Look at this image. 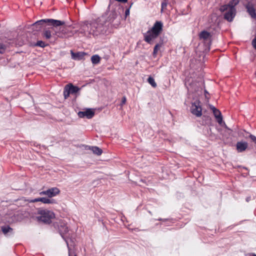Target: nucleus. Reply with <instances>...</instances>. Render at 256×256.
Instances as JSON below:
<instances>
[{"instance_id":"32","label":"nucleus","mask_w":256,"mask_h":256,"mask_svg":"<svg viewBox=\"0 0 256 256\" xmlns=\"http://www.w3.org/2000/svg\"><path fill=\"white\" fill-rule=\"evenodd\" d=\"M204 94H205L206 98H208V95H209V94H208V92L206 90H204Z\"/></svg>"},{"instance_id":"2","label":"nucleus","mask_w":256,"mask_h":256,"mask_svg":"<svg viewBox=\"0 0 256 256\" xmlns=\"http://www.w3.org/2000/svg\"><path fill=\"white\" fill-rule=\"evenodd\" d=\"M162 30L163 23L161 21H156L151 30L148 32V34L145 36V41L150 44L156 43V40Z\"/></svg>"},{"instance_id":"26","label":"nucleus","mask_w":256,"mask_h":256,"mask_svg":"<svg viewBox=\"0 0 256 256\" xmlns=\"http://www.w3.org/2000/svg\"><path fill=\"white\" fill-rule=\"evenodd\" d=\"M47 46L46 43L42 40H38L35 44V46H40V48H44Z\"/></svg>"},{"instance_id":"24","label":"nucleus","mask_w":256,"mask_h":256,"mask_svg":"<svg viewBox=\"0 0 256 256\" xmlns=\"http://www.w3.org/2000/svg\"><path fill=\"white\" fill-rule=\"evenodd\" d=\"M100 56L98 54L94 55L91 58L92 62L94 64H96L100 63Z\"/></svg>"},{"instance_id":"6","label":"nucleus","mask_w":256,"mask_h":256,"mask_svg":"<svg viewBox=\"0 0 256 256\" xmlns=\"http://www.w3.org/2000/svg\"><path fill=\"white\" fill-rule=\"evenodd\" d=\"M54 228L58 229L60 234L65 240L68 249V256H70V248L68 246V238L64 236V234H66L68 232V227L66 224L62 221H60L58 222H54Z\"/></svg>"},{"instance_id":"23","label":"nucleus","mask_w":256,"mask_h":256,"mask_svg":"<svg viewBox=\"0 0 256 256\" xmlns=\"http://www.w3.org/2000/svg\"><path fill=\"white\" fill-rule=\"evenodd\" d=\"M8 46V42L0 43V54H4Z\"/></svg>"},{"instance_id":"15","label":"nucleus","mask_w":256,"mask_h":256,"mask_svg":"<svg viewBox=\"0 0 256 256\" xmlns=\"http://www.w3.org/2000/svg\"><path fill=\"white\" fill-rule=\"evenodd\" d=\"M210 108L212 110L217 122L220 124H221L222 122V116L221 112L213 106H210Z\"/></svg>"},{"instance_id":"19","label":"nucleus","mask_w":256,"mask_h":256,"mask_svg":"<svg viewBox=\"0 0 256 256\" xmlns=\"http://www.w3.org/2000/svg\"><path fill=\"white\" fill-rule=\"evenodd\" d=\"M72 58L73 60H80L84 58V56L86 55V53L84 52H74L71 50Z\"/></svg>"},{"instance_id":"11","label":"nucleus","mask_w":256,"mask_h":256,"mask_svg":"<svg viewBox=\"0 0 256 256\" xmlns=\"http://www.w3.org/2000/svg\"><path fill=\"white\" fill-rule=\"evenodd\" d=\"M118 9L120 10V11L117 12L115 10H112L108 18V21H110V22H113L117 18H118V20H120V18H121L120 12H121L124 11V8H120V7H119Z\"/></svg>"},{"instance_id":"29","label":"nucleus","mask_w":256,"mask_h":256,"mask_svg":"<svg viewBox=\"0 0 256 256\" xmlns=\"http://www.w3.org/2000/svg\"><path fill=\"white\" fill-rule=\"evenodd\" d=\"M131 6H130V7L128 8H126L125 10L124 14H125V18L127 17L130 14V8Z\"/></svg>"},{"instance_id":"3","label":"nucleus","mask_w":256,"mask_h":256,"mask_svg":"<svg viewBox=\"0 0 256 256\" xmlns=\"http://www.w3.org/2000/svg\"><path fill=\"white\" fill-rule=\"evenodd\" d=\"M64 23V21L52 18L42 19L33 24L32 28L34 30L38 32L44 30V27L47 26L53 27L63 25Z\"/></svg>"},{"instance_id":"28","label":"nucleus","mask_w":256,"mask_h":256,"mask_svg":"<svg viewBox=\"0 0 256 256\" xmlns=\"http://www.w3.org/2000/svg\"><path fill=\"white\" fill-rule=\"evenodd\" d=\"M250 138L256 144V136L252 134L250 135Z\"/></svg>"},{"instance_id":"9","label":"nucleus","mask_w":256,"mask_h":256,"mask_svg":"<svg viewBox=\"0 0 256 256\" xmlns=\"http://www.w3.org/2000/svg\"><path fill=\"white\" fill-rule=\"evenodd\" d=\"M191 112L198 117L202 115V108L200 105L199 102H196L193 103L190 108Z\"/></svg>"},{"instance_id":"33","label":"nucleus","mask_w":256,"mask_h":256,"mask_svg":"<svg viewBox=\"0 0 256 256\" xmlns=\"http://www.w3.org/2000/svg\"><path fill=\"white\" fill-rule=\"evenodd\" d=\"M126 98L125 97H124L122 99V103L124 104L126 102Z\"/></svg>"},{"instance_id":"13","label":"nucleus","mask_w":256,"mask_h":256,"mask_svg":"<svg viewBox=\"0 0 256 256\" xmlns=\"http://www.w3.org/2000/svg\"><path fill=\"white\" fill-rule=\"evenodd\" d=\"M212 35L210 32L202 30L199 34V38L201 40H203L205 42H208L210 44L212 42Z\"/></svg>"},{"instance_id":"14","label":"nucleus","mask_w":256,"mask_h":256,"mask_svg":"<svg viewBox=\"0 0 256 256\" xmlns=\"http://www.w3.org/2000/svg\"><path fill=\"white\" fill-rule=\"evenodd\" d=\"M40 202L43 204H56V200L53 198H38L30 200V202Z\"/></svg>"},{"instance_id":"18","label":"nucleus","mask_w":256,"mask_h":256,"mask_svg":"<svg viewBox=\"0 0 256 256\" xmlns=\"http://www.w3.org/2000/svg\"><path fill=\"white\" fill-rule=\"evenodd\" d=\"M48 198H51L59 194L60 190L56 187L51 188L47 190Z\"/></svg>"},{"instance_id":"21","label":"nucleus","mask_w":256,"mask_h":256,"mask_svg":"<svg viewBox=\"0 0 256 256\" xmlns=\"http://www.w3.org/2000/svg\"><path fill=\"white\" fill-rule=\"evenodd\" d=\"M164 44L163 40L160 38V41L159 42L156 43L154 47V51H153V56L154 57H156L158 54V50H160V48Z\"/></svg>"},{"instance_id":"7","label":"nucleus","mask_w":256,"mask_h":256,"mask_svg":"<svg viewBox=\"0 0 256 256\" xmlns=\"http://www.w3.org/2000/svg\"><path fill=\"white\" fill-rule=\"evenodd\" d=\"M89 29V34L94 36H98L104 32V26L102 23L94 21L86 25Z\"/></svg>"},{"instance_id":"12","label":"nucleus","mask_w":256,"mask_h":256,"mask_svg":"<svg viewBox=\"0 0 256 256\" xmlns=\"http://www.w3.org/2000/svg\"><path fill=\"white\" fill-rule=\"evenodd\" d=\"M80 118L86 117L87 118H92L94 115V112L90 108H88L84 111H80L78 114Z\"/></svg>"},{"instance_id":"30","label":"nucleus","mask_w":256,"mask_h":256,"mask_svg":"<svg viewBox=\"0 0 256 256\" xmlns=\"http://www.w3.org/2000/svg\"><path fill=\"white\" fill-rule=\"evenodd\" d=\"M252 44L254 48L256 50V35L254 38L252 40Z\"/></svg>"},{"instance_id":"31","label":"nucleus","mask_w":256,"mask_h":256,"mask_svg":"<svg viewBox=\"0 0 256 256\" xmlns=\"http://www.w3.org/2000/svg\"><path fill=\"white\" fill-rule=\"evenodd\" d=\"M39 194L40 196L46 195V196H48L47 190L42 191V192H40Z\"/></svg>"},{"instance_id":"5","label":"nucleus","mask_w":256,"mask_h":256,"mask_svg":"<svg viewBox=\"0 0 256 256\" xmlns=\"http://www.w3.org/2000/svg\"><path fill=\"white\" fill-rule=\"evenodd\" d=\"M64 24H65L58 26H52V28L54 31L53 35L54 36V39L58 38H66L72 35V32L70 31L68 28L64 26Z\"/></svg>"},{"instance_id":"10","label":"nucleus","mask_w":256,"mask_h":256,"mask_svg":"<svg viewBox=\"0 0 256 256\" xmlns=\"http://www.w3.org/2000/svg\"><path fill=\"white\" fill-rule=\"evenodd\" d=\"M1 231L6 237H10L14 234V230L8 224H4L0 226Z\"/></svg>"},{"instance_id":"8","label":"nucleus","mask_w":256,"mask_h":256,"mask_svg":"<svg viewBox=\"0 0 256 256\" xmlns=\"http://www.w3.org/2000/svg\"><path fill=\"white\" fill-rule=\"evenodd\" d=\"M80 90V88L78 87L74 86L72 84H66L64 86V99H67L69 97L70 94H76Z\"/></svg>"},{"instance_id":"4","label":"nucleus","mask_w":256,"mask_h":256,"mask_svg":"<svg viewBox=\"0 0 256 256\" xmlns=\"http://www.w3.org/2000/svg\"><path fill=\"white\" fill-rule=\"evenodd\" d=\"M55 216L53 212L48 210H40L38 211L36 218L38 222L44 224H50Z\"/></svg>"},{"instance_id":"16","label":"nucleus","mask_w":256,"mask_h":256,"mask_svg":"<svg viewBox=\"0 0 256 256\" xmlns=\"http://www.w3.org/2000/svg\"><path fill=\"white\" fill-rule=\"evenodd\" d=\"M52 26L50 28L46 26L44 28L42 36L46 39L49 40L52 36L54 38V36L53 35V32H52V31H53L52 29Z\"/></svg>"},{"instance_id":"22","label":"nucleus","mask_w":256,"mask_h":256,"mask_svg":"<svg viewBox=\"0 0 256 256\" xmlns=\"http://www.w3.org/2000/svg\"><path fill=\"white\" fill-rule=\"evenodd\" d=\"M89 149L98 156H100L102 152V150L96 146H89Z\"/></svg>"},{"instance_id":"20","label":"nucleus","mask_w":256,"mask_h":256,"mask_svg":"<svg viewBox=\"0 0 256 256\" xmlns=\"http://www.w3.org/2000/svg\"><path fill=\"white\" fill-rule=\"evenodd\" d=\"M236 146L238 152H242L247 148L248 144L246 142H237Z\"/></svg>"},{"instance_id":"25","label":"nucleus","mask_w":256,"mask_h":256,"mask_svg":"<svg viewBox=\"0 0 256 256\" xmlns=\"http://www.w3.org/2000/svg\"><path fill=\"white\" fill-rule=\"evenodd\" d=\"M148 82L154 88H156L157 86V84L155 82L154 79L151 77L149 76L148 78Z\"/></svg>"},{"instance_id":"34","label":"nucleus","mask_w":256,"mask_h":256,"mask_svg":"<svg viewBox=\"0 0 256 256\" xmlns=\"http://www.w3.org/2000/svg\"><path fill=\"white\" fill-rule=\"evenodd\" d=\"M252 256H256V254H254Z\"/></svg>"},{"instance_id":"35","label":"nucleus","mask_w":256,"mask_h":256,"mask_svg":"<svg viewBox=\"0 0 256 256\" xmlns=\"http://www.w3.org/2000/svg\"><path fill=\"white\" fill-rule=\"evenodd\" d=\"M74 256H76V254H74Z\"/></svg>"},{"instance_id":"27","label":"nucleus","mask_w":256,"mask_h":256,"mask_svg":"<svg viewBox=\"0 0 256 256\" xmlns=\"http://www.w3.org/2000/svg\"><path fill=\"white\" fill-rule=\"evenodd\" d=\"M168 3L166 0H164L162 2V10L166 8Z\"/></svg>"},{"instance_id":"1","label":"nucleus","mask_w":256,"mask_h":256,"mask_svg":"<svg viewBox=\"0 0 256 256\" xmlns=\"http://www.w3.org/2000/svg\"><path fill=\"white\" fill-rule=\"evenodd\" d=\"M239 0H232L228 4L220 6V10L224 12V18L229 22L233 20L236 15V10L235 6L239 3Z\"/></svg>"},{"instance_id":"17","label":"nucleus","mask_w":256,"mask_h":256,"mask_svg":"<svg viewBox=\"0 0 256 256\" xmlns=\"http://www.w3.org/2000/svg\"><path fill=\"white\" fill-rule=\"evenodd\" d=\"M246 8L248 12L252 18H256V10L254 8V6L252 3L248 2L246 6Z\"/></svg>"}]
</instances>
